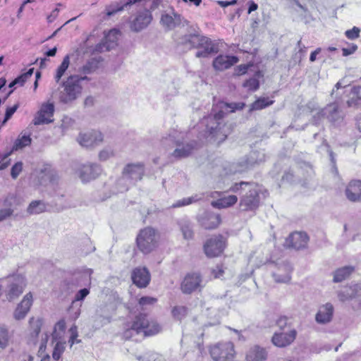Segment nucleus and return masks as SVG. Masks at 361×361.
Listing matches in <instances>:
<instances>
[{"instance_id":"obj_1","label":"nucleus","mask_w":361,"mask_h":361,"mask_svg":"<svg viewBox=\"0 0 361 361\" xmlns=\"http://www.w3.org/2000/svg\"><path fill=\"white\" fill-rule=\"evenodd\" d=\"M244 106L243 102H218L214 106L212 114L202 121V123L206 125V133L212 135L219 142L224 141L230 134L231 128L223 123V118L235 110L243 109Z\"/></svg>"},{"instance_id":"obj_2","label":"nucleus","mask_w":361,"mask_h":361,"mask_svg":"<svg viewBox=\"0 0 361 361\" xmlns=\"http://www.w3.org/2000/svg\"><path fill=\"white\" fill-rule=\"evenodd\" d=\"M121 37V31L117 28L104 32L103 39L92 49V71L103 67L104 58L100 54L116 48Z\"/></svg>"},{"instance_id":"obj_3","label":"nucleus","mask_w":361,"mask_h":361,"mask_svg":"<svg viewBox=\"0 0 361 361\" xmlns=\"http://www.w3.org/2000/svg\"><path fill=\"white\" fill-rule=\"evenodd\" d=\"M89 78L86 75H71L61 83L63 90L59 93V100L68 104L75 100L82 93L85 85L88 83Z\"/></svg>"},{"instance_id":"obj_4","label":"nucleus","mask_w":361,"mask_h":361,"mask_svg":"<svg viewBox=\"0 0 361 361\" xmlns=\"http://www.w3.org/2000/svg\"><path fill=\"white\" fill-rule=\"evenodd\" d=\"M245 187L249 189L240 198V206L245 211L255 210L259 205V189L255 183L245 181L236 183L231 187L230 190L237 192L243 190Z\"/></svg>"},{"instance_id":"obj_5","label":"nucleus","mask_w":361,"mask_h":361,"mask_svg":"<svg viewBox=\"0 0 361 361\" xmlns=\"http://www.w3.org/2000/svg\"><path fill=\"white\" fill-rule=\"evenodd\" d=\"M267 266L276 283H287L290 281L293 268L288 260L284 259L270 260Z\"/></svg>"},{"instance_id":"obj_6","label":"nucleus","mask_w":361,"mask_h":361,"mask_svg":"<svg viewBox=\"0 0 361 361\" xmlns=\"http://www.w3.org/2000/svg\"><path fill=\"white\" fill-rule=\"evenodd\" d=\"M160 330L161 326L157 323L149 322L146 314H140L135 317L130 328L124 331L123 336L126 338H130L134 334H138L140 331H144L145 335H154Z\"/></svg>"},{"instance_id":"obj_7","label":"nucleus","mask_w":361,"mask_h":361,"mask_svg":"<svg viewBox=\"0 0 361 361\" xmlns=\"http://www.w3.org/2000/svg\"><path fill=\"white\" fill-rule=\"evenodd\" d=\"M157 240L158 234L151 227H146L141 230L136 240L138 249L144 254L151 252L156 247Z\"/></svg>"},{"instance_id":"obj_8","label":"nucleus","mask_w":361,"mask_h":361,"mask_svg":"<svg viewBox=\"0 0 361 361\" xmlns=\"http://www.w3.org/2000/svg\"><path fill=\"white\" fill-rule=\"evenodd\" d=\"M7 290L6 296L7 300L11 301L18 298L23 292L27 286V281L25 276L15 274L7 277Z\"/></svg>"},{"instance_id":"obj_9","label":"nucleus","mask_w":361,"mask_h":361,"mask_svg":"<svg viewBox=\"0 0 361 361\" xmlns=\"http://www.w3.org/2000/svg\"><path fill=\"white\" fill-rule=\"evenodd\" d=\"M76 56L78 61L85 63L78 68V72L81 74H89L90 73V42L89 37L80 44L76 50Z\"/></svg>"},{"instance_id":"obj_10","label":"nucleus","mask_w":361,"mask_h":361,"mask_svg":"<svg viewBox=\"0 0 361 361\" xmlns=\"http://www.w3.org/2000/svg\"><path fill=\"white\" fill-rule=\"evenodd\" d=\"M226 247V240L223 235H219L207 240L204 245V251L208 257L220 255Z\"/></svg>"},{"instance_id":"obj_11","label":"nucleus","mask_w":361,"mask_h":361,"mask_svg":"<svg viewBox=\"0 0 361 361\" xmlns=\"http://www.w3.org/2000/svg\"><path fill=\"white\" fill-rule=\"evenodd\" d=\"M202 283V278L199 273L188 274L181 282L180 290L185 294H190L194 291L200 290L203 287Z\"/></svg>"},{"instance_id":"obj_12","label":"nucleus","mask_w":361,"mask_h":361,"mask_svg":"<svg viewBox=\"0 0 361 361\" xmlns=\"http://www.w3.org/2000/svg\"><path fill=\"white\" fill-rule=\"evenodd\" d=\"M152 16L147 9L138 11L130 22V28L132 31L138 32L146 28L151 23Z\"/></svg>"},{"instance_id":"obj_13","label":"nucleus","mask_w":361,"mask_h":361,"mask_svg":"<svg viewBox=\"0 0 361 361\" xmlns=\"http://www.w3.org/2000/svg\"><path fill=\"white\" fill-rule=\"evenodd\" d=\"M326 118L334 126H338L343 123L345 114L338 102H333L324 108Z\"/></svg>"},{"instance_id":"obj_14","label":"nucleus","mask_w":361,"mask_h":361,"mask_svg":"<svg viewBox=\"0 0 361 361\" xmlns=\"http://www.w3.org/2000/svg\"><path fill=\"white\" fill-rule=\"evenodd\" d=\"M144 173L145 166L142 163L128 164L124 166L122 171L124 177L133 185L142 180Z\"/></svg>"},{"instance_id":"obj_15","label":"nucleus","mask_w":361,"mask_h":361,"mask_svg":"<svg viewBox=\"0 0 361 361\" xmlns=\"http://www.w3.org/2000/svg\"><path fill=\"white\" fill-rule=\"evenodd\" d=\"M54 110L55 108L53 103L47 102L42 104L32 121L33 124L39 126L53 122L51 118L53 117Z\"/></svg>"},{"instance_id":"obj_16","label":"nucleus","mask_w":361,"mask_h":361,"mask_svg":"<svg viewBox=\"0 0 361 361\" xmlns=\"http://www.w3.org/2000/svg\"><path fill=\"white\" fill-rule=\"evenodd\" d=\"M174 134H177L176 132L174 133ZM176 143V148L173 151V152L171 154L172 157H173L176 159H182L187 157L189 156L194 148V147L189 143L184 144L183 142H180L178 140L176 139V137L175 135H169V137L164 138L162 142L163 144H166L167 140Z\"/></svg>"},{"instance_id":"obj_17","label":"nucleus","mask_w":361,"mask_h":361,"mask_svg":"<svg viewBox=\"0 0 361 361\" xmlns=\"http://www.w3.org/2000/svg\"><path fill=\"white\" fill-rule=\"evenodd\" d=\"M297 334V331L295 329H291L287 332H275L271 338V342L276 347L285 348L293 343L296 338Z\"/></svg>"},{"instance_id":"obj_18","label":"nucleus","mask_w":361,"mask_h":361,"mask_svg":"<svg viewBox=\"0 0 361 361\" xmlns=\"http://www.w3.org/2000/svg\"><path fill=\"white\" fill-rule=\"evenodd\" d=\"M308 240V236L305 233L295 232L286 239L284 245L287 247L300 250L306 247Z\"/></svg>"},{"instance_id":"obj_19","label":"nucleus","mask_w":361,"mask_h":361,"mask_svg":"<svg viewBox=\"0 0 361 361\" xmlns=\"http://www.w3.org/2000/svg\"><path fill=\"white\" fill-rule=\"evenodd\" d=\"M131 279L139 288H145L150 281V274L145 267H137L132 271Z\"/></svg>"},{"instance_id":"obj_20","label":"nucleus","mask_w":361,"mask_h":361,"mask_svg":"<svg viewBox=\"0 0 361 361\" xmlns=\"http://www.w3.org/2000/svg\"><path fill=\"white\" fill-rule=\"evenodd\" d=\"M346 198L352 202H361V180H353L345 190Z\"/></svg>"},{"instance_id":"obj_21","label":"nucleus","mask_w":361,"mask_h":361,"mask_svg":"<svg viewBox=\"0 0 361 361\" xmlns=\"http://www.w3.org/2000/svg\"><path fill=\"white\" fill-rule=\"evenodd\" d=\"M200 50L195 54L197 58H206L212 54L218 52V48L208 37L203 36L198 48Z\"/></svg>"},{"instance_id":"obj_22","label":"nucleus","mask_w":361,"mask_h":361,"mask_svg":"<svg viewBox=\"0 0 361 361\" xmlns=\"http://www.w3.org/2000/svg\"><path fill=\"white\" fill-rule=\"evenodd\" d=\"M238 62V58L235 56L219 55L213 61V67L215 70L223 71L230 68Z\"/></svg>"},{"instance_id":"obj_23","label":"nucleus","mask_w":361,"mask_h":361,"mask_svg":"<svg viewBox=\"0 0 361 361\" xmlns=\"http://www.w3.org/2000/svg\"><path fill=\"white\" fill-rule=\"evenodd\" d=\"M107 300L109 304L100 308V315L104 319L109 321L111 314L116 311L117 305L121 304L122 300L116 293H111Z\"/></svg>"},{"instance_id":"obj_24","label":"nucleus","mask_w":361,"mask_h":361,"mask_svg":"<svg viewBox=\"0 0 361 361\" xmlns=\"http://www.w3.org/2000/svg\"><path fill=\"white\" fill-rule=\"evenodd\" d=\"M32 301V294L30 292L23 297L21 302L18 305L14 312V318L17 320L23 319L29 312Z\"/></svg>"},{"instance_id":"obj_25","label":"nucleus","mask_w":361,"mask_h":361,"mask_svg":"<svg viewBox=\"0 0 361 361\" xmlns=\"http://www.w3.org/2000/svg\"><path fill=\"white\" fill-rule=\"evenodd\" d=\"M334 312V308L331 303L327 302L322 305L316 314V322L322 324L329 323L332 320Z\"/></svg>"},{"instance_id":"obj_26","label":"nucleus","mask_w":361,"mask_h":361,"mask_svg":"<svg viewBox=\"0 0 361 361\" xmlns=\"http://www.w3.org/2000/svg\"><path fill=\"white\" fill-rule=\"evenodd\" d=\"M198 221L205 229H214L220 224L221 218L219 214L205 212L199 217Z\"/></svg>"},{"instance_id":"obj_27","label":"nucleus","mask_w":361,"mask_h":361,"mask_svg":"<svg viewBox=\"0 0 361 361\" xmlns=\"http://www.w3.org/2000/svg\"><path fill=\"white\" fill-rule=\"evenodd\" d=\"M202 37L203 35L198 34L185 35L178 38V44L188 49H197L200 47V43Z\"/></svg>"},{"instance_id":"obj_28","label":"nucleus","mask_w":361,"mask_h":361,"mask_svg":"<svg viewBox=\"0 0 361 361\" xmlns=\"http://www.w3.org/2000/svg\"><path fill=\"white\" fill-rule=\"evenodd\" d=\"M182 22V16L174 12L171 13H164L161 15V23L169 30H172L179 25Z\"/></svg>"},{"instance_id":"obj_29","label":"nucleus","mask_w":361,"mask_h":361,"mask_svg":"<svg viewBox=\"0 0 361 361\" xmlns=\"http://www.w3.org/2000/svg\"><path fill=\"white\" fill-rule=\"evenodd\" d=\"M360 291H361V286L355 284L338 291L337 295L339 300L343 302L358 296Z\"/></svg>"},{"instance_id":"obj_30","label":"nucleus","mask_w":361,"mask_h":361,"mask_svg":"<svg viewBox=\"0 0 361 361\" xmlns=\"http://www.w3.org/2000/svg\"><path fill=\"white\" fill-rule=\"evenodd\" d=\"M267 357L266 350L257 345L251 348L246 354L247 361H265Z\"/></svg>"},{"instance_id":"obj_31","label":"nucleus","mask_w":361,"mask_h":361,"mask_svg":"<svg viewBox=\"0 0 361 361\" xmlns=\"http://www.w3.org/2000/svg\"><path fill=\"white\" fill-rule=\"evenodd\" d=\"M238 201L235 195H231L219 198L212 202V205L218 209L227 208L235 204Z\"/></svg>"},{"instance_id":"obj_32","label":"nucleus","mask_w":361,"mask_h":361,"mask_svg":"<svg viewBox=\"0 0 361 361\" xmlns=\"http://www.w3.org/2000/svg\"><path fill=\"white\" fill-rule=\"evenodd\" d=\"M178 225L184 239L191 240L193 238L194 231L192 229V224L189 220L183 219L179 221Z\"/></svg>"},{"instance_id":"obj_33","label":"nucleus","mask_w":361,"mask_h":361,"mask_svg":"<svg viewBox=\"0 0 361 361\" xmlns=\"http://www.w3.org/2000/svg\"><path fill=\"white\" fill-rule=\"evenodd\" d=\"M354 271V268L351 266L343 267L338 269L334 273V282L339 283L348 279Z\"/></svg>"},{"instance_id":"obj_34","label":"nucleus","mask_w":361,"mask_h":361,"mask_svg":"<svg viewBox=\"0 0 361 361\" xmlns=\"http://www.w3.org/2000/svg\"><path fill=\"white\" fill-rule=\"evenodd\" d=\"M47 211V204L42 200L32 201L27 208V213L30 215L39 214Z\"/></svg>"},{"instance_id":"obj_35","label":"nucleus","mask_w":361,"mask_h":361,"mask_svg":"<svg viewBox=\"0 0 361 361\" xmlns=\"http://www.w3.org/2000/svg\"><path fill=\"white\" fill-rule=\"evenodd\" d=\"M69 66H70V55L67 54L63 57L61 63L58 66V68L56 70V73L54 75V80L56 83L59 82L61 78L63 76L66 71L68 70Z\"/></svg>"},{"instance_id":"obj_36","label":"nucleus","mask_w":361,"mask_h":361,"mask_svg":"<svg viewBox=\"0 0 361 361\" xmlns=\"http://www.w3.org/2000/svg\"><path fill=\"white\" fill-rule=\"evenodd\" d=\"M69 66H70V55L67 54L63 57L61 63L58 66V68L56 70V73L54 75V80L56 83L59 82L61 78L63 76L66 71L68 70Z\"/></svg>"},{"instance_id":"obj_37","label":"nucleus","mask_w":361,"mask_h":361,"mask_svg":"<svg viewBox=\"0 0 361 361\" xmlns=\"http://www.w3.org/2000/svg\"><path fill=\"white\" fill-rule=\"evenodd\" d=\"M171 314L175 319L181 321L188 315V308L184 305H176L172 308Z\"/></svg>"},{"instance_id":"obj_38","label":"nucleus","mask_w":361,"mask_h":361,"mask_svg":"<svg viewBox=\"0 0 361 361\" xmlns=\"http://www.w3.org/2000/svg\"><path fill=\"white\" fill-rule=\"evenodd\" d=\"M273 103V100H270L269 98L262 97L252 104L250 111L261 110L271 105Z\"/></svg>"},{"instance_id":"obj_39","label":"nucleus","mask_w":361,"mask_h":361,"mask_svg":"<svg viewBox=\"0 0 361 361\" xmlns=\"http://www.w3.org/2000/svg\"><path fill=\"white\" fill-rule=\"evenodd\" d=\"M201 199H202V197H199L197 195H195L194 196L189 197H184L181 200H177L175 203H173L171 206V208H178V207L187 206L192 203L196 202Z\"/></svg>"},{"instance_id":"obj_40","label":"nucleus","mask_w":361,"mask_h":361,"mask_svg":"<svg viewBox=\"0 0 361 361\" xmlns=\"http://www.w3.org/2000/svg\"><path fill=\"white\" fill-rule=\"evenodd\" d=\"M90 171V165L78 164L76 168V173L84 183L89 182V171Z\"/></svg>"},{"instance_id":"obj_41","label":"nucleus","mask_w":361,"mask_h":361,"mask_svg":"<svg viewBox=\"0 0 361 361\" xmlns=\"http://www.w3.org/2000/svg\"><path fill=\"white\" fill-rule=\"evenodd\" d=\"M31 326V336L33 338V341H35V339L37 338L42 328V322L40 319H35L32 318L30 321Z\"/></svg>"},{"instance_id":"obj_42","label":"nucleus","mask_w":361,"mask_h":361,"mask_svg":"<svg viewBox=\"0 0 361 361\" xmlns=\"http://www.w3.org/2000/svg\"><path fill=\"white\" fill-rule=\"evenodd\" d=\"M31 138L29 135L19 137L14 142L13 149L18 150L31 144Z\"/></svg>"},{"instance_id":"obj_43","label":"nucleus","mask_w":361,"mask_h":361,"mask_svg":"<svg viewBox=\"0 0 361 361\" xmlns=\"http://www.w3.org/2000/svg\"><path fill=\"white\" fill-rule=\"evenodd\" d=\"M133 184L131 182H128V180L124 177L122 174L121 177L116 181V187L118 192H123L127 191L129 188Z\"/></svg>"},{"instance_id":"obj_44","label":"nucleus","mask_w":361,"mask_h":361,"mask_svg":"<svg viewBox=\"0 0 361 361\" xmlns=\"http://www.w3.org/2000/svg\"><path fill=\"white\" fill-rule=\"evenodd\" d=\"M352 94L353 97L347 102V104L349 107L358 104L355 97L357 99H361V86L354 87L352 90Z\"/></svg>"},{"instance_id":"obj_45","label":"nucleus","mask_w":361,"mask_h":361,"mask_svg":"<svg viewBox=\"0 0 361 361\" xmlns=\"http://www.w3.org/2000/svg\"><path fill=\"white\" fill-rule=\"evenodd\" d=\"M34 68H30L26 73L20 75L17 77L14 81L17 84V85L23 86L24 83L27 81L28 78H30L33 74Z\"/></svg>"},{"instance_id":"obj_46","label":"nucleus","mask_w":361,"mask_h":361,"mask_svg":"<svg viewBox=\"0 0 361 361\" xmlns=\"http://www.w3.org/2000/svg\"><path fill=\"white\" fill-rule=\"evenodd\" d=\"M64 350H65V343L57 342L54 347L53 353H52L53 358L55 360H59V358L61 357V355L63 353Z\"/></svg>"},{"instance_id":"obj_47","label":"nucleus","mask_w":361,"mask_h":361,"mask_svg":"<svg viewBox=\"0 0 361 361\" xmlns=\"http://www.w3.org/2000/svg\"><path fill=\"white\" fill-rule=\"evenodd\" d=\"M104 140V135L99 130H94L92 131V146L93 145H98Z\"/></svg>"},{"instance_id":"obj_48","label":"nucleus","mask_w":361,"mask_h":361,"mask_svg":"<svg viewBox=\"0 0 361 361\" xmlns=\"http://www.w3.org/2000/svg\"><path fill=\"white\" fill-rule=\"evenodd\" d=\"M8 333L6 329L4 327L0 328V348L4 349L8 345Z\"/></svg>"},{"instance_id":"obj_49","label":"nucleus","mask_w":361,"mask_h":361,"mask_svg":"<svg viewBox=\"0 0 361 361\" xmlns=\"http://www.w3.org/2000/svg\"><path fill=\"white\" fill-rule=\"evenodd\" d=\"M23 164L22 161L16 162L11 168V176L12 178L16 179L23 171Z\"/></svg>"},{"instance_id":"obj_50","label":"nucleus","mask_w":361,"mask_h":361,"mask_svg":"<svg viewBox=\"0 0 361 361\" xmlns=\"http://www.w3.org/2000/svg\"><path fill=\"white\" fill-rule=\"evenodd\" d=\"M259 82L257 78H252L246 80L243 83V86L248 90L255 91L259 88Z\"/></svg>"},{"instance_id":"obj_51","label":"nucleus","mask_w":361,"mask_h":361,"mask_svg":"<svg viewBox=\"0 0 361 361\" xmlns=\"http://www.w3.org/2000/svg\"><path fill=\"white\" fill-rule=\"evenodd\" d=\"M19 107V104H16L13 106L8 107L6 110L5 117L1 123V126H4L13 115Z\"/></svg>"},{"instance_id":"obj_52","label":"nucleus","mask_w":361,"mask_h":361,"mask_svg":"<svg viewBox=\"0 0 361 361\" xmlns=\"http://www.w3.org/2000/svg\"><path fill=\"white\" fill-rule=\"evenodd\" d=\"M78 142L84 147H88L90 145V135L87 133H80L78 137Z\"/></svg>"},{"instance_id":"obj_53","label":"nucleus","mask_w":361,"mask_h":361,"mask_svg":"<svg viewBox=\"0 0 361 361\" xmlns=\"http://www.w3.org/2000/svg\"><path fill=\"white\" fill-rule=\"evenodd\" d=\"M113 155V151L110 148H104L99 152L98 157L100 161H104L109 159Z\"/></svg>"},{"instance_id":"obj_54","label":"nucleus","mask_w":361,"mask_h":361,"mask_svg":"<svg viewBox=\"0 0 361 361\" xmlns=\"http://www.w3.org/2000/svg\"><path fill=\"white\" fill-rule=\"evenodd\" d=\"M276 325L279 328L280 331H284L285 329L290 326L288 323V318L285 316L280 317L276 320Z\"/></svg>"},{"instance_id":"obj_55","label":"nucleus","mask_w":361,"mask_h":361,"mask_svg":"<svg viewBox=\"0 0 361 361\" xmlns=\"http://www.w3.org/2000/svg\"><path fill=\"white\" fill-rule=\"evenodd\" d=\"M157 301V299L156 298L145 296V297H142L139 300V305L142 307L147 306V305H152L154 303H156Z\"/></svg>"},{"instance_id":"obj_56","label":"nucleus","mask_w":361,"mask_h":361,"mask_svg":"<svg viewBox=\"0 0 361 361\" xmlns=\"http://www.w3.org/2000/svg\"><path fill=\"white\" fill-rule=\"evenodd\" d=\"M90 293L88 288H83L80 290L75 296V300L73 301L72 304L74 305L75 303L80 302L87 295Z\"/></svg>"},{"instance_id":"obj_57","label":"nucleus","mask_w":361,"mask_h":361,"mask_svg":"<svg viewBox=\"0 0 361 361\" xmlns=\"http://www.w3.org/2000/svg\"><path fill=\"white\" fill-rule=\"evenodd\" d=\"M360 30L357 27H353L351 30H348L345 31V36L350 39H355L360 36Z\"/></svg>"},{"instance_id":"obj_58","label":"nucleus","mask_w":361,"mask_h":361,"mask_svg":"<svg viewBox=\"0 0 361 361\" xmlns=\"http://www.w3.org/2000/svg\"><path fill=\"white\" fill-rule=\"evenodd\" d=\"M324 118H326V114L324 113V109H322L313 116L312 123L319 125Z\"/></svg>"},{"instance_id":"obj_59","label":"nucleus","mask_w":361,"mask_h":361,"mask_svg":"<svg viewBox=\"0 0 361 361\" xmlns=\"http://www.w3.org/2000/svg\"><path fill=\"white\" fill-rule=\"evenodd\" d=\"M13 213L11 208H5L0 210V222L9 218Z\"/></svg>"},{"instance_id":"obj_60","label":"nucleus","mask_w":361,"mask_h":361,"mask_svg":"<svg viewBox=\"0 0 361 361\" xmlns=\"http://www.w3.org/2000/svg\"><path fill=\"white\" fill-rule=\"evenodd\" d=\"M102 172V167L97 164H92V178L98 177Z\"/></svg>"},{"instance_id":"obj_61","label":"nucleus","mask_w":361,"mask_h":361,"mask_svg":"<svg viewBox=\"0 0 361 361\" xmlns=\"http://www.w3.org/2000/svg\"><path fill=\"white\" fill-rule=\"evenodd\" d=\"M224 273V270L222 267V266L217 265L215 269L212 270V274L214 275V278H220L223 276Z\"/></svg>"},{"instance_id":"obj_62","label":"nucleus","mask_w":361,"mask_h":361,"mask_svg":"<svg viewBox=\"0 0 361 361\" xmlns=\"http://www.w3.org/2000/svg\"><path fill=\"white\" fill-rule=\"evenodd\" d=\"M8 154L4 156L2 160L0 161V171L4 170L10 164V159H8Z\"/></svg>"},{"instance_id":"obj_63","label":"nucleus","mask_w":361,"mask_h":361,"mask_svg":"<svg viewBox=\"0 0 361 361\" xmlns=\"http://www.w3.org/2000/svg\"><path fill=\"white\" fill-rule=\"evenodd\" d=\"M357 48V47L356 45H353L350 48H343L342 49L343 55L348 56L350 54H352L353 53H354L355 51Z\"/></svg>"},{"instance_id":"obj_64","label":"nucleus","mask_w":361,"mask_h":361,"mask_svg":"<svg viewBox=\"0 0 361 361\" xmlns=\"http://www.w3.org/2000/svg\"><path fill=\"white\" fill-rule=\"evenodd\" d=\"M59 10L58 8H55L52 11L51 13L47 17V20L49 23H51L55 20L57 17Z\"/></svg>"}]
</instances>
